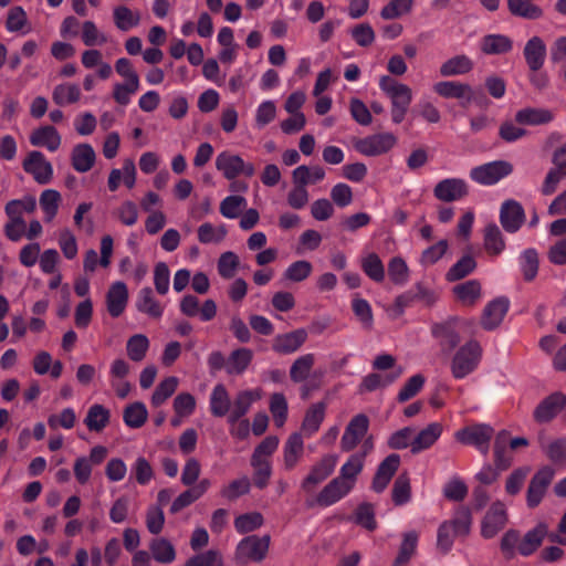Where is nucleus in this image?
<instances>
[{"mask_svg":"<svg viewBox=\"0 0 566 566\" xmlns=\"http://www.w3.org/2000/svg\"><path fill=\"white\" fill-rule=\"evenodd\" d=\"M552 119L553 114L548 109L525 107L516 112L513 120H506L501 125L500 136L506 142H513L526 135L523 126L543 125Z\"/></svg>","mask_w":566,"mask_h":566,"instance_id":"nucleus-1","label":"nucleus"},{"mask_svg":"<svg viewBox=\"0 0 566 566\" xmlns=\"http://www.w3.org/2000/svg\"><path fill=\"white\" fill-rule=\"evenodd\" d=\"M482 347L478 340L471 339L454 353L450 369L453 378L463 379L474 373L482 359Z\"/></svg>","mask_w":566,"mask_h":566,"instance_id":"nucleus-2","label":"nucleus"},{"mask_svg":"<svg viewBox=\"0 0 566 566\" xmlns=\"http://www.w3.org/2000/svg\"><path fill=\"white\" fill-rule=\"evenodd\" d=\"M513 171V166L505 160H494L470 170V178L479 185L492 186Z\"/></svg>","mask_w":566,"mask_h":566,"instance_id":"nucleus-3","label":"nucleus"},{"mask_svg":"<svg viewBox=\"0 0 566 566\" xmlns=\"http://www.w3.org/2000/svg\"><path fill=\"white\" fill-rule=\"evenodd\" d=\"M493 434L494 429L490 424L478 423L457 431L455 439L461 443L473 446L483 455H486L490 450V441Z\"/></svg>","mask_w":566,"mask_h":566,"instance_id":"nucleus-4","label":"nucleus"},{"mask_svg":"<svg viewBox=\"0 0 566 566\" xmlns=\"http://www.w3.org/2000/svg\"><path fill=\"white\" fill-rule=\"evenodd\" d=\"M315 355L306 354L300 356L290 368V378L294 382H304L301 387L302 399H308L316 389L314 382H305L312 375L315 365Z\"/></svg>","mask_w":566,"mask_h":566,"instance_id":"nucleus-5","label":"nucleus"},{"mask_svg":"<svg viewBox=\"0 0 566 566\" xmlns=\"http://www.w3.org/2000/svg\"><path fill=\"white\" fill-rule=\"evenodd\" d=\"M270 535L259 537L256 535H250L240 541L237 546L235 555L237 558L242 562H262L269 551Z\"/></svg>","mask_w":566,"mask_h":566,"instance_id":"nucleus-6","label":"nucleus"},{"mask_svg":"<svg viewBox=\"0 0 566 566\" xmlns=\"http://www.w3.org/2000/svg\"><path fill=\"white\" fill-rule=\"evenodd\" d=\"M181 314L187 317L199 316L202 322L212 321L217 315V303L212 298L200 304V300L193 294H186L179 302Z\"/></svg>","mask_w":566,"mask_h":566,"instance_id":"nucleus-7","label":"nucleus"},{"mask_svg":"<svg viewBox=\"0 0 566 566\" xmlns=\"http://www.w3.org/2000/svg\"><path fill=\"white\" fill-rule=\"evenodd\" d=\"M216 166L229 180L234 179L239 175L252 177L255 171L251 163H245L241 157L229 153L218 155Z\"/></svg>","mask_w":566,"mask_h":566,"instance_id":"nucleus-8","label":"nucleus"},{"mask_svg":"<svg viewBox=\"0 0 566 566\" xmlns=\"http://www.w3.org/2000/svg\"><path fill=\"white\" fill-rule=\"evenodd\" d=\"M499 219L507 233H516L525 222L524 208L514 199L505 200L500 207Z\"/></svg>","mask_w":566,"mask_h":566,"instance_id":"nucleus-9","label":"nucleus"},{"mask_svg":"<svg viewBox=\"0 0 566 566\" xmlns=\"http://www.w3.org/2000/svg\"><path fill=\"white\" fill-rule=\"evenodd\" d=\"M369 429V419L364 413H358L348 422L340 439L343 451H352L364 439Z\"/></svg>","mask_w":566,"mask_h":566,"instance_id":"nucleus-10","label":"nucleus"},{"mask_svg":"<svg viewBox=\"0 0 566 566\" xmlns=\"http://www.w3.org/2000/svg\"><path fill=\"white\" fill-rule=\"evenodd\" d=\"M553 476L554 471L548 467L542 468L534 474L526 493V503L528 507L534 509L542 502Z\"/></svg>","mask_w":566,"mask_h":566,"instance_id":"nucleus-11","label":"nucleus"},{"mask_svg":"<svg viewBox=\"0 0 566 566\" xmlns=\"http://www.w3.org/2000/svg\"><path fill=\"white\" fill-rule=\"evenodd\" d=\"M306 339L307 332L304 328H297L275 335L271 342V348L279 355H291L297 352Z\"/></svg>","mask_w":566,"mask_h":566,"instance_id":"nucleus-12","label":"nucleus"},{"mask_svg":"<svg viewBox=\"0 0 566 566\" xmlns=\"http://www.w3.org/2000/svg\"><path fill=\"white\" fill-rule=\"evenodd\" d=\"M469 192L468 184L461 178H446L433 188L434 197L443 202L458 201Z\"/></svg>","mask_w":566,"mask_h":566,"instance_id":"nucleus-13","label":"nucleus"},{"mask_svg":"<svg viewBox=\"0 0 566 566\" xmlns=\"http://www.w3.org/2000/svg\"><path fill=\"white\" fill-rule=\"evenodd\" d=\"M433 90L444 98L459 99L460 104L464 107L470 105L474 97V90L469 84L454 81L438 82L434 84Z\"/></svg>","mask_w":566,"mask_h":566,"instance_id":"nucleus-14","label":"nucleus"},{"mask_svg":"<svg viewBox=\"0 0 566 566\" xmlns=\"http://www.w3.org/2000/svg\"><path fill=\"white\" fill-rule=\"evenodd\" d=\"M507 515L502 502H494L486 512L481 526V535L484 538L494 537L506 524Z\"/></svg>","mask_w":566,"mask_h":566,"instance_id":"nucleus-15","label":"nucleus"},{"mask_svg":"<svg viewBox=\"0 0 566 566\" xmlns=\"http://www.w3.org/2000/svg\"><path fill=\"white\" fill-rule=\"evenodd\" d=\"M400 465V455L391 453L386 457L378 465L375 476L373 479L371 489L381 493L391 481L392 476L397 472Z\"/></svg>","mask_w":566,"mask_h":566,"instance_id":"nucleus-16","label":"nucleus"},{"mask_svg":"<svg viewBox=\"0 0 566 566\" xmlns=\"http://www.w3.org/2000/svg\"><path fill=\"white\" fill-rule=\"evenodd\" d=\"M23 169L33 176L41 185L48 184L52 179V166L45 160L39 151H32L23 161Z\"/></svg>","mask_w":566,"mask_h":566,"instance_id":"nucleus-17","label":"nucleus"},{"mask_svg":"<svg viewBox=\"0 0 566 566\" xmlns=\"http://www.w3.org/2000/svg\"><path fill=\"white\" fill-rule=\"evenodd\" d=\"M547 54V48L542 38L534 35L525 44L523 55L531 72L539 71Z\"/></svg>","mask_w":566,"mask_h":566,"instance_id":"nucleus-18","label":"nucleus"},{"mask_svg":"<svg viewBox=\"0 0 566 566\" xmlns=\"http://www.w3.org/2000/svg\"><path fill=\"white\" fill-rule=\"evenodd\" d=\"M564 395L562 392H553L543 399L534 410L533 417L539 423L552 421L563 409Z\"/></svg>","mask_w":566,"mask_h":566,"instance_id":"nucleus-19","label":"nucleus"},{"mask_svg":"<svg viewBox=\"0 0 566 566\" xmlns=\"http://www.w3.org/2000/svg\"><path fill=\"white\" fill-rule=\"evenodd\" d=\"M128 302V290L124 282H114L106 294V306L112 317L120 316Z\"/></svg>","mask_w":566,"mask_h":566,"instance_id":"nucleus-20","label":"nucleus"},{"mask_svg":"<svg viewBox=\"0 0 566 566\" xmlns=\"http://www.w3.org/2000/svg\"><path fill=\"white\" fill-rule=\"evenodd\" d=\"M510 301L506 297H497L491 301L483 311L481 324L491 331L497 327L509 311Z\"/></svg>","mask_w":566,"mask_h":566,"instance_id":"nucleus-21","label":"nucleus"},{"mask_svg":"<svg viewBox=\"0 0 566 566\" xmlns=\"http://www.w3.org/2000/svg\"><path fill=\"white\" fill-rule=\"evenodd\" d=\"M354 488L342 480L339 476L334 478L321 490V505H333L344 499Z\"/></svg>","mask_w":566,"mask_h":566,"instance_id":"nucleus-22","label":"nucleus"},{"mask_svg":"<svg viewBox=\"0 0 566 566\" xmlns=\"http://www.w3.org/2000/svg\"><path fill=\"white\" fill-rule=\"evenodd\" d=\"M483 245L488 254L497 256L503 253L506 248L505 238L494 222H490L483 230Z\"/></svg>","mask_w":566,"mask_h":566,"instance_id":"nucleus-23","label":"nucleus"},{"mask_svg":"<svg viewBox=\"0 0 566 566\" xmlns=\"http://www.w3.org/2000/svg\"><path fill=\"white\" fill-rule=\"evenodd\" d=\"M547 533V524L543 522L538 523L534 528L526 532L518 544L517 552L522 556L532 555L541 546Z\"/></svg>","mask_w":566,"mask_h":566,"instance_id":"nucleus-24","label":"nucleus"},{"mask_svg":"<svg viewBox=\"0 0 566 566\" xmlns=\"http://www.w3.org/2000/svg\"><path fill=\"white\" fill-rule=\"evenodd\" d=\"M452 292L457 300L465 306L475 305L482 297L481 283L475 279L457 284Z\"/></svg>","mask_w":566,"mask_h":566,"instance_id":"nucleus-25","label":"nucleus"},{"mask_svg":"<svg viewBox=\"0 0 566 566\" xmlns=\"http://www.w3.org/2000/svg\"><path fill=\"white\" fill-rule=\"evenodd\" d=\"M442 434V426L439 422L429 423L422 429L416 437H413L411 443V452L413 454L419 453L426 449H429Z\"/></svg>","mask_w":566,"mask_h":566,"instance_id":"nucleus-26","label":"nucleus"},{"mask_svg":"<svg viewBox=\"0 0 566 566\" xmlns=\"http://www.w3.org/2000/svg\"><path fill=\"white\" fill-rule=\"evenodd\" d=\"M391 99V118L394 123L400 124L409 109L410 103L412 101V92L408 85L400 87L395 94L390 95Z\"/></svg>","mask_w":566,"mask_h":566,"instance_id":"nucleus-27","label":"nucleus"},{"mask_svg":"<svg viewBox=\"0 0 566 566\" xmlns=\"http://www.w3.org/2000/svg\"><path fill=\"white\" fill-rule=\"evenodd\" d=\"M136 308L153 318H160L164 313V307L155 298L154 292L149 286L143 287L136 298Z\"/></svg>","mask_w":566,"mask_h":566,"instance_id":"nucleus-28","label":"nucleus"},{"mask_svg":"<svg viewBox=\"0 0 566 566\" xmlns=\"http://www.w3.org/2000/svg\"><path fill=\"white\" fill-rule=\"evenodd\" d=\"M513 49V41L504 34H488L481 40V51L488 55H500Z\"/></svg>","mask_w":566,"mask_h":566,"instance_id":"nucleus-29","label":"nucleus"},{"mask_svg":"<svg viewBox=\"0 0 566 566\" xmlns=\"http://www.w3.org/2000/svg\"><path fill=\"white\" fill-rule=\"evenodd\" d=\"M109 410L99 403L92 405L86 413L84 423L90 431L101 432L109 423Z\"/></svg>","mask_w":566,"mask_h":566,"instance_id":"nucleus-30","label":"nucleus"},{"mask_svg":"<svg viewBox=\"0 0 566 566\" xmlns=\"http://www.w3.org/2000/svg\"><path fill=\"white\" fill-rule=\"evenodd\" d=\"M252 359L253 353L250 348L234 349L227 359L226 371L229 375H241L247 370Z\"/></svg>","mask_w":566,"mask_h":566,"instance_id":"nucleus-31","label":"nucleus"},{"mask_svg":"<svg viewBox=\"0 0 566 566\" xmlns=\"http://www.w3.org/2000/svg\"><path fill=\"white\" fill-rule=\"evenodd\" d=\"M360 266L374 282L380 283L385 280V266L377 253L364 252L360 258Z\"/></svg>","mask_w":566,"mask_h":566,"instance_id":"nucleus-32","label":"nucleus"},{"mask_svg":"<svg viewBox=\"0 0 566 566\" xmlns=\"http://www.w3.org/2000/svg\"><path fill=\"white\" fill-rule=\"evenodd\" d=\"M507 9L514 17L526 20H537L544 14V11L531 0H507Z\"/></svg>","mask_w":566,"mask_h":566,"instance_id":"nucleus-33","label":"nucleus"},{"mask_svg":"<svg viewBox=\"0 0 566 566\" xmlns=\"http://www.w3.org/2000/svg\"><path fill=\"white\" fill-rule=\"evenodd\" d=\"M518 266L526 282L535 280L538 273L539 260L536 249L528 248L521 252L518 256Z\"/></svg>","mask_w":566,"mask_h":566,"instance_id":"nucleus-34","label":"nucleus"},{"mask_svg":"<svg viewBox=\"0 0 566 566\" xmlns=\"http://www.w3.org/2000/svg\"><path fill=\"white\" fill-rule=\"evenodd\" d=\"M95 163V151L88 144H78L72 153L73 168L78 172L88 171Z\"/></svg>","mask_w":566,"mask_h":566,"instance_id":"nucleus-35","label":"nucleus"},{"mask_svg":"<svg viewBox=\"0 0 566 566\" xmlns=\"http://www.w3.org/2000/svg\"><path fill=\"white\" fill-rule=\"evenodd\" d=\"M113 20L118 30L127 32L139 24L140 14L126 6H117L113 10Z\"/></svg>","mask_w":566,"mask_h":566,"instance_id":"nucleus-36","label":"nucleus"},{"mask_svg":"<svg viewBox=\"0 0 566 566\" xmlns=\"http://www.w3.org/2000/svg\"><path fill=\"white\" fill-rule=\"evenodd\" d=\"M364 467L365 462L363 461V454H352L340 467L339 474L337 476L354 488Z\"/></svg>","mask_w":566,"mask_h":566,"instance_id":"nucleus-37","label":"nucleus"},{"mask_svg":"<svg viewBox=\"0 0 566 566\" xmlns=\"http://www.w3.org/2000/svg\"><path fill=\"white\" fill-rule=\"evenodd\" d=\"M230 397L222 384H218L210 395V411L214 417H223L230 411Z\"/></svg>","mask_w":566,"mask_h":566,"instance_id":"nucleus-38","label":"nucleus"},{"mask_svg":"<svg viewBox=\"0 0 566 566\" xmlns=\"http://www.w3.org/2000/svg\"><path fill=\"white\" fill-rule=\"evenodd\" d=\"M303 439L300 433H293L284 444L283 455L286 470L293 469L303 454Z\"/></svg>","mask_w":566,"mask_h":566,"instance_id":"nucleus-39","label":"nucleus"},{"mask_svg":"<svg viewBox=\"0 0 566 566\" xmlns=\"http://www.w3.org/2000/svg\"><path fill=\"white\" fill-rule=\"evenodd\" d=\"M154 559L161 564H170L176 558L174 545L166 538H154L149 544Z\"/></svg>","mask_w":566,"mask_h":566,"instance_id":"nucleus-40","label":"nucleus"},{"mask_svg":"<svg viewBox=\"0 0 566 566\" xmlns=\"http://www.w3.org/2000/svg\"><path fill=\"white\" fill-rule=\"evenodd\" d=\"M473 69V62L467 55H457L446 61L440 66L442 76H455L469 73Z\"/></svg>","mask_w":566,"mask_h":566,"instance_id":"nucleus-41","label":"nucleus"},{"mask_svg":"<svg viewBox=\"0 0 566 566\" xmlns=\"http://www.w3.org/2000/svg\"><path fill=\"white\" fill-rule=\"evenodd\" d=\"M148 418V411L143 402H134L125 407L123 419L127 427L138 429L145 424Z\"/></svg>","mask_w":566,"mask_h":566,"instance_id":"nucleus-42","label":"nucleus"},{"mask_svg":"<svg viewBox=\"0 0 566 566\" xmlns=\"http://www.w3.org/2000/svg\"><path fill=\"white\" fill-rule=\"evenodd\" d=\"M149 339L144 334H135L127 339L126 353L130 360L142 361L149 349Z\"/></svg>","mask_w":566,"mask_h":566,"instance_id":"nucleus-43","label":"nucleus"},{"mask_svg":"<svg viewBox=\"0 0 566 566\" xmlns=\"http://www.w3.org/2000/svg\"><path fill=\"white\" fill-rule=\"evenodd\" d=\"M443 523L450 524V530L453 535L467 536L470 533L472 524V515L469 509L459 507L451 520L444 521Z\"/></svg>","mask_w":566,"mask_h":566,"instance_id":"nucleus-44","label":"nucleus"},{"mask_svg":"<svg viewBox=\"0 0 566 566\" xmlns=\"http://www.w3.org/2000/svg\"><path fill=\"white\" fill-rule=\"evenodd\" d=\"M476 268V261L472 255L465 254L459 259L447 272L446 279L455 282L471 274Z\"/></svg>","mask_w":566,"mask_h":566,"instance_id":"nucleus-45","label":"nucleus"},{"mask_svg":"<svg viewBox=\"0 0 566 566\" xmlns=\"http://www.w3.org/2000/svg\"><path fill=\"white\" fill-rule=\"evenodd\" d=\"M403 374V367L399 366L388 375L369 374L363 380V386L366 390L373 391L378 388H384L395 382Z\"/></svg>","mask_w":566,"mask_h":566,"instance_id":"nucleus-46","label":"nucleus"},{"mask_svg":"<svg viewBox=\"0 0 566 566\" xmlns=\"http://www.w3.org/2000/svg\"><path fill=\"white\" fill-rule=\"evenodd\" d=\"M254 400L253 394L250 390L240 391L232 405V409L228 417V422L230 424L239 421L250 409L252 402Z\"/></svg>","mask_w":566,"mask_h":566,"instance_id":"nucleus-47","label":"nucleus"},{"mask_svg":"<svg viewBox=\"0 0 566 566\" xmlns=\"http://www.w3.org/2000/svg\"><path fill=\"white\" fill-rule=\"evenodd\" d=\"M251 467L253 468V483L263 490L268 486L272 475V465L270 460H258L256 457H251Z\"/></svg>","mask_w":566,"mask_h":566,"instance_id":"nucleus-48","label":"nucleus"},{"mask_svg":"<svg viewBox=\"0 0 566 566\" xmlns=\"http://www.w3.org/2000/svg\"><path fill=\"white\" fill-rule=\"evenodd\" d=\"M251 490V482L248 476H242L231 481L220 490V495L227 501H235L242 495H245Z\"/></svg>","mask_w":566,"mask_h":566,"instance_id":"nucleus-49","label":"nucleus"},{"mask_svg":"<svg viewBox=\"0 0 566 566\" xmlns=\"http://www.w3.org/2000/svg\"><path fill=\"white\" fill-rule=\"evenodd\" d=\"M409 268L401 256L392 258L388 263V275L395 285L403 286L409 281Z\"/></svg>","mask_w":566,"mask_h":566,"instance_id":"nucleus-50","label":"nucleus"},{"mask_svg":"<svg viewBox=\"0 0 566 566\" xmlns=\"http://www.w3.org/2000/svg\"><path fill=\"white\" fill-rule=\"evenodd\" d=\"M178 387V378L175 376H170L165 378L163 381L158 384L153 396H151V405L154 407L161 406L168 398H170Z\"/></svg>","mask_w":566,"mask_h":566,"instance_id":"nucleus-51","label":"nucleus"},{"mask_svg":"<svg viewBox=\"0 0 566 566\" xmlns=\"http://www.w3.org/2000/svg\"><path fill=\"white\" fill-rule=\"evenodd\" d=\"M317 488L318 468L315 465L302 483V492L304 493L305 502L308 507H314L318 503Z\"/></svg>","mask_w":566,"mask_h":566,"instance_id":"nucleus-52","label":"nucleus"},{"mask_svg":"<svg viewBox=\"0 0 566 566\" xmlns=\"http://www.w3.org/2000/svg\"><path fill=\"white\" fill-rule=\"evenodd\" d=\"M81 90L76 84H60L53 91V99L57 105H67L77 102Z\"/></svg>","mask_w":566,"mask_h":566,"instance_id":"nucleus-53","label":"nucleus"},{"mask_svg":"<svg viewBox=\"0 0 566 566\" xmlns=\"http://www.w3.org/2000/svg\"><path fill=\"white\" fill-rule=\"evenodd\" d=\"M264 523V518L259 512L241 514L234 520V527L238 533L245 534L260 528Z\"/></svg>","mask_w":566,"mask_h":566,"instance_id":"nucleus-54","label":"nucleus"},{"mask_svg":"<svg viewBox=\"0 0 566 566\" xmlns=\"http://www.w3.org/2000/svg\"><path fill=\"white\" fill-rule=\"evenodd\" d=\"M61 195L53 189L44 190L40 196V206L45 214V220L50 222L57 213Z\"/></svg>","mask_w":566,"mask_h":566,"instance_id":"nucleus-55","label":"nucleus"},{"mask_svg":"<svg viewBox=\"0 0 566 566\" xmlns=\"http://www.w3.org/2000/svg\"><path fill=\"white\" fill-rule=\"evenodd\" d=\"M227 234L223 226L214 227L210 222H205L198 228V240L202 244L219 243Z\"/></svg>","mask_w":566,"mask_h":566,"instance_id":"nucleus-56","label":"nucleus"},{"mask_svg":"<svg viewBox=\"0 0 566 566\" xmlns=\"http://www.w3.org/2000/svg\"><path fill=\"white\" fill-rule=\"evenodd\" d=\"M352 308L355 316L363 325V327L366 329H370L374 323L373 310L370 304L365 298L355 297L352 301Z\"/></svg>","mask_w":566,"mask_h":566,"instance_id":"nucleus-57","label":"nucleus"},{"mask_svg":"<svg viewBox=\"0 0 566 566\" xmlns=\"http://www.w3.org/2000/svg\"><path fill=\"white\" fill-rule=\"evenodd\" d=\"M413 0H391L381 11L380 17L385 20H392L411 11Z\"/></svg>","mask_w":566,"mask_h":566,"instance_id":"nucleus-58","label":"nucleus"},{"mask_svg":"<svg viewBox=\"0 0 566 566\" xmlns=\"http://www.w3.org/2000/svg\"><path fill=\"white\" fill-rule=\"evenodd\" d=\"M566 178V170L565 168H559L554 165L548 172L546 174L543 185L541 187V192L544 196L553 195L557 188L558 185Z\"/></svg>","mask_w":566,"mask_h":566,"instance_id":"nucleus-59","label":"nucleus"},{"mask_svg":"<svg viewBox=\"0 0 566 566\" xmlns=\"http://www.w3.org/2000/svg\"><path fill=\"white\" fill-rule=\"evenodd\" d=\"M247 200L241 196H229L220 203V213L229 219L238 218L245 208Z\"/></svg>","mask_w":566,"mask_h":566,"instance_id":"nucleus-60","label":"nucleus"},{"mask_svg":"<svg viewBox=\"0 0 566 566\" xmlns=\"http://www.w3.org/2000/svg\"><path fill=\"white\" fill-rule=\"evenodd\" d=\"M412 118L421 117L428 123H438L440 120V112L438 108L427 99L419 101L411 108Z\"/></svg>","mask_w":566,"mask_h":566,"instance_id":"nucleus-61","label":"nucleus"},{"mask_svg":"<svg viewBox=\"0 0 566 566\" xmlns=\"http://www.w3.org/2000/svg\"><path fill=\"white\" fill-rule=\"evenodd\" d=\"M270 410L273 422L276 427H282L287 418V402L283 394H273L270 400Z\"/></svg>","mask_w":566,"mask_h":566,"instance_id":"nucleus-62","label":"nucleus"},{"mask_svg":"<svg viewBox=\"0 0 566 566\" xmlns=\"http://www.w3.org/2000/svg\"><path fill=\"white\" fill-rule=\"evenodd\" d=\"M541 448L552 462L563 463L566 461V438L555 439L547 444L541 441Z\"/></svg>","mask_w":566,"mask_h":566,"instance_id":"nucleus-63","label":"nucleus"},{"mask_svg":"<svg viewBox=\"0 0 566 566\" xmlns=\"http://www.w3.org/2000/svg\"><path fill=\"white\" fill-rule=\"evenodd\" d=\"M185 566H223V559L219 552L210 549L189 558Z\"/></svg>","mask_w":566,"mask_h":566,"instance_id":"nucleus-64","label":"nucleus"}]
</instances>
